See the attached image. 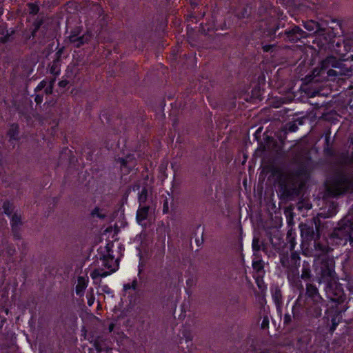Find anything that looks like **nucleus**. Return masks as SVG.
<instances>
[{"label": "nucleus", "mask_w": 353, "mask_h": 353, "mask_svg": "<svg viewBox=\"0 0 353 353\" xmlns=\"http://www.w3.org/2000/svg\"><path fill=\"white\" fill-rule=\"evenodd\" d=\"M97 351H98V352H100V351H101V350L98 349V347H97Z\"/></svg>", "instance_id": "nucleus-38"}, {"label": "nucleus", "mask_w": 353, "mask_h": 353, "mask_svg": "<svg viewBox=\"0 0 353 353\" xmlns=\"http://www.w3.org/2000/svg\"><path fill=\"white\" fill-rule=\"evenodd\" d=\"M50 72L54 75H59L60 69L58 65V62H54L50 68Z\"/></svg>", "instance_id": "nucleus-17"}, {"label": "nucleus", "mask_w": 353, "mask_h": 353, "mask_svg": "<svg viewBox=\"0 0 353 353\" xmlns=\"http://www.w3.org/2000/svg\"><path fill=\"white\" fill-rule=\"evenodd\" d=\"M119 162L120 163L121 170L124 174L128 173L130 168L134 165V162L131 161V158L130 157H128L125 159H119Z\"/></svg>", "instance_id": "nucleus-11"}, {"label": "nucleus", "mask_w": 353, "mask_h": 353, "mask_svg": "<svg viewBox=\"0 0 353 353\" xmlns=\"http://www.w3.org/2000/svg\"><path fill=\"white\" fill-rule=\"evenodd\" d=\"M326 187L330 194L338 196L351 189L352 183L345 176L339 175L328 181Z\"/></svg>", "instance_id": "nucleus-1"}, {"label": "nucleus", "mask_w": 353, "mask_h": 353, "mask_svg": "<svg viewBox=\"0 0 353 353\" xmlns=\"http://www.w3.org/2000/svg\"><path fill=\"white\" fill-rule=\"evenodd\" d=\"M54 82V79L48 81L47 85L44 88V92L46 94H49L52 92Z\"/></svg>", "instance_id": "nucleus-16"}, {"label": "nucleus", "mask_w": 353, "mask_h": 353, "mask_svg": "<svg viewBox=\"0 0 353 353\" xmlns=\"http://www.w3.org/2000/svg\"><path fill=\"white\" fill-rule=\"evenodd\" d=\"M148 198V190L146 188H143L141 191V192L139 194V204L142 205L143 204Z\"/></svg>", "instance_id": "nucleus-13"}, {"label": "nucleus", "mask_w": 353, "mask_h": 353, "mask_svg": "<svg viewBox=\"0 0 353 353\" xmlns=\"http://www.w3.org/2000/svg\"><path fill=\"white\" fill-rule=\"evenodd\" d=\"M334 234L340 240L339 243L345 245L349 242L353 246V223L345 224L343 227L337 229Z\"/></svg>", "instance_id": "nucleus-4"}, {"label": "nucleus", "mask_w": 353, "mask_h": 353, "mask_svg": "<svg viewBox=\"0 0 353 353\" xmlns=\"http://www.w3.org/2000/svg\"><path fill=\"white\" fill-rule=\"evenodd\" d=\"M48 81H46V80H43L42 81H41L39 83V85L37 86V88H35V90L39 91V90H41L42 89H44L46 88V86L47 85Z\"/></svg>", "instance_id": "nucleus-23"}, {"label": "nucleus", "mask_w": 353, "mask_h": 353, "mask_svg": "<svg viewBox=\"0 0 353 353\" xmlns=\"http://www.w3.org/2000/svg\"><path fill=\"white\" fill-rule=\"evenodd\" d=\"M334 71L333 70H330L328 71L327 74H328L329 75H332V73H334Z\"/></svg>", "instance_id": "nucleus-35"}, {"label": "nucleus", "mask_w": 353, "mask_h": 353, "mask_svg": "<svg viewBox=\"0 0 353 353\" xmlns=\"http://www.w3.org/2000/svg\"><path fill=\"white\" fill-rule=\"evenodd\" d=\"M321 309L319 307V305H316V316H319L321 314Z\"/></svg>", "instance_id": "nucleus-31"}, {"label": "nucleus", "mask_w": 353, "mask_h": 353, "mask_svg": "<svg viewBox=\"0 0 353 353\" xmlns=\"http://www.w3.org/2000/svg\"><path fill=\"white\" fill-rule=\"evenodd\" d=\"M273 299L277 305H279L281 303V294L279 290H276L273 294Z\"/></svg>", "instance_id": "nucleus-18"}, {"label": "nucleus", "mask_w": 353, "mask_h": 353, "mask_svg": "<svg viewBox=\"0 0 353 353\" xmlns=\"http://www.w3.org/2000/svg\"><path fill=\"white\" fill-rule=\"evenodd\" d=\"M113 328H114V325L113 324H111L109 327V330L110 332H112L113 330Z\"/></svg>", "instance_id": "nucleus-34"}, {"label": "nucleus", "mask_w": 353, "mask_h": 353, "mask_svg": "<svg viewBox=\"0 0 353 353\" xmlns=\"http://www.w3.org/2000/svg\"><path fill=\"white\" fill-rule=\"evenodd\" d=\"M264 50L267 51L268 50V47L267 46H265L264 47Z\"/></svg>", "instance_id": "nucleus-36"}, {"label": "nucleus", "mask_w": 353, "mask_h": 353, "mask_svg": "<svg viewBox=\"0 0 353 353\" xmlns=\"http://www.w3.org/2000/svg\"><path fill=\"white\" fill-rule=\"evenodd\" d=\"M252 266L253 268L258 272L261 271L263 268V265L261 261H253Z\"/></svg>", "instance_id": "nucleus-20"}, {"label": "nucleus", "mask_w": 353, "mask_h": 353, "mask_svg": "<svg viewBox=\"0 0 353 353\" xmlns=\"http://www.w3.org/2000/svg\"><path fill=\"white\" fill-rule=\"evenodd\" d=\"M89 279L88 276H79L77 283L75 287V292L78 296H82L84 291L88 285Z\"/></svg>", "instance_id": "nucleus-8"}, {"label": "nucleus", "mask_w": 353, "mask_h": 353, "mask_svg": "<svg viewBox=\"0 0 353 353\" xmlns=\"http://www.w3.org/2000/svg\"><path fill=\"white\" fill-rule=\"evenodd\" d=\"M67 84H68V81H65V80L61 81L59 83V85L60 87H65Z\"/></svg>", "instance_id": "nucleus-30"}, {"label": "nucleus", "mask_w": 353, "mask_h": 353, "mask_svg": "<svg viewBox=\"0 0 353 353\" xmlns=\"http://www.w3.org/2000/svg\"><path fill=\"white\" fill-rule=\"evenodd\" d=\"M334 274V261L332 259H329L324 261L321 267V280L323 281H330L333 277Z\"/></svg>", "instance_id": "nucleus-5"}, {"label": "nucleus", "mask_w": 353, "mask_h": 353, "mask_svg": "<svg viewBox=\"0 0 353 353\" xmlns=\"http://www.w3.org/2000/svg\"><path fill=\"white\" fill-rule=\"evenodd\" d=\"M89 34H85L81 37L76 35H70L69 37L70 43H73L76 47H80L84 43H87L90 39Z\"/></svg>", "instance_id": "nucleus-9"}, {"label": "nucleus", "mask_w": 353, "mask_h": 353, "mask_svg": "<svg viewBox=\"0 0 353 353\" xmlns=\"http://www.w3.org/2000/svg\"><path fill=\"white\" fill-rule=\"evenodd\" d=\"M315 247L316 249H319V250H322L323 252H328L330 250V248L327 246L323 247L319 243L316 244L315 245Z\"/></svg>", "instance_id": "nucleus-26"}, {"label": "nucleus", "mask_w": 353, "mask_h": 353, "mask_svg": "<svg viewBox=\"0 0 353 353\" xmlns=\"http://www.w3.org/2000/svg\"><path fill=\"white\" fill-rule=\"evenodd\" d=\"M94 302V297L92 294L88 295V304L91 306Z\"/></svg>", "instance_id": "nucleus-27"}, {"label": "nucleus", "mask_w": 353, "mask_h": 353, "mask_svg": "<svg viewBox=\"0 0 353 353\" xmlns=\"http://www.w3.org/2000/svg\"><path fill=\"white\" fill-rule=\"evenodd\" d=\"M310 271L308 268H303L301 271V277L303 280H307L310 278Z\"/></svg>", "instance_id": "nucleus-15"}, {"label": "nucleus", "mask_w": 353, "mask_h": 353, "mask_svg": "<svg viewBox=\"0 0 353 353\" xmlns=\"http://www.w3.org/2000/svg\"><path fill=\"white\" fill-rule=\"evenodd\" d=\"M3 209L5 214L8 216H11L12 211V205L9 202H4L3 204Z\"/></svg>", "instance_id": "nucleus-14"}, {"label": "nucleus", "mask_w": 353, "mask_h": 353, "mask_svg": "<svg viewBox=\"0 0 353 353\" xmlns=\"http://www.w3.org/2000/svg\"><path fill=\"white\" fill-rule=\"evenodd\" d=\"M21 224V216L20 215H18L17 214H14L13 215H12L11 216V225H12V230L14 233V236L18 237L17 234H16V231H17V227Z\"/></svg>", "instance_id": "nucleus-12"}, {"label": "nucleus", "mask_w": 353, "mask_h": 353, "mask_svg": "<svg viewBox=\"0 0 353 353\" xmlns=\"http://www.w3.org/2000/svg\"><path fill=\"white\" fill-rule=\"evenodd\" d=\"M304 27L308 31L314 32V33L318 34L316 37V40L320 48L326 47L327 44L332 42V35L330 34L325 35L324 33H323L324 30L320 28V26L317 22L314 21H306L304 23Z\"/></svg>", "instance_id": "nucleus-2"}, {"label": "nucleus", "mask_w": 353, "mask_h": 353, "mask_svg": "<svg viewBox=\"0 0 353 353\" xmlns=\"http://www.w3.org/2000/svg\"><path fill=\"white\" fill-rule=\"evenodd\" d=\"M332 325H333V329L334 330V329H335V325H334V323H332Z\"/></svg>", "instance_id": "nucleus-37"}, {"label": "nucleus", "mask_w": 353, "mask_h": 353, "mask_svg": "<svg viewBox=\"0 0 353 353\" xmlns=\"http://www.w3.org/2000/svg\"><path fill=\"white\" fill-rule=\"evenodd\" d=\"M34 100H35L36 103H37V104H39V103H41L43 101V98H42V97H41V96H39V95H37V96L35 97Z\"/></svg>", "instance_id": "nucleus-28"}, {"label": "nucleus", "mask_w": 353, "mask_h": 353, "mask_svg": "<svg viewBox=\"0 0 353 353\" xmlns=\"http://www.w3.org/2000/svg\"><path fill=\"white\" fill-rule=\"evenodd\" d=\"M14 250L9 249V250H8V252H8V254H9V255L12 254V253L14 252Z\"/></svg>", "instance_id": "nucleus-33"}, {"label": "nucleus", "mask_w": 353, "mask_h": 353, "mask_svg": "<svg viewBox=\"0 0 353 353\" xmlns=\"http://www.w3.org/2000/svg\"><path fill=\"white\" fill-rule=\"evenodd\" d=\"M137 285V281L134 280L131 284L127 283L123 285V290L127 291L130 289L136 290Z\"/></svg>", "instance_id": "nucleus-19"}, {"label": "nucleus", "mask_w": 353, "mask_h": 353, "mask_svg": "<svg viewBox=\"0 0 353 353\" xmlns=\"http://www.w3.org/2000/svg\"><path fill=\"white\" fill-rule=\"evenodd\" d=\"M252 248L254 251H259L261 249L260 241L258 238H254L252 241Z\"/></svg>", "instance_id": "nucleus-21"}, {"label": "nucleus", "mask_w": 353, "mask_h": 353, "mask_svg": "<svg viewBox=\"0 0 353 353\" xmlns=\"http://www.w3.org/2000/svg\"><path fill=\"white\" fill-rule=\"evenodd\" d=\"M28 8H29V10H30V12L31 14H35L39 11V7H38V6L37 4L29 3L28 4Z\"/></svg>", "instance_id": "nucleus-22"}, {"label": "nucleus", "mask_w": 353, "mask_h": 353, "mask_svg": "<svg viewBox=\"0 0 353 353\" xmlns=\"http://www.w3.org/2000/svg\"><path fill=\"white\" fill-rule=\"evenodd\" d=\"M306 293L312 298L313 301L318 305L322 300L321 296H320L318 289L314 285L312 284H307L306 285Z\"/></svg>", "instance_id": "nucleus-7"}, {"label": "nucleus", "mask_w": 353, "mask_h": 353, "mask_svg": "<svg viewBox=\"0 0 353 353\" xmlns=\"http://www.w3.org/2000/svg\"><path fill=\"white\" fill-rule=\"evenodd\" d=\"M268 323H269L268 319H264L261 323L262 327L265 328L266 326H268Z\"/></svg>", "instance_id": "nucleus-29"}, {"label": "nucleus", "mask_w": 353, "mask_h": 353, "mask_svg": "<svg viewBox=\"0 0 353 353\" xmlns=\"http://www.w3.org/2000/svg\"><path fill=\"white\" fill-rule=\"evenodd\" d=\"M99 210L98 209H95L94 210H93L92 212V215H97V216H101L100 214H99L97 212H98Z\"/></svg>", "instance_id": "nucleus-32"}, {"label": "nucleus", "mask_w": 353, "mask_h": 353, "mask_svg": "<svg viewBox=\"0 0 353 353\" xmlns=\"http://www.w3.org/2000/svg\"><path fill=\"white\" fill-rule=\"evenodd\" d=\"M11 130L13 132H12L11 131H10V132H9L10 137L12 139H15V134L17 133V125H12V129Z\"/></svg>", "instance_id": "nucleus-25"}, {"label": "nucleus", "mask_w": 353, "mask_h": 353, "mask_svg": "<svg viewBox=\"0 0 353 353\" xmlns=\"http://www.w3.org/2000/svg\"><path fill=\"white\" fill-rule=\"evenodd\" d=\"M149 207L139 204V208L137 212V220L140 223L145 221L148 215Z\"/></svg>", "instance_id": "nucleus-10"}, {"label": "nucleus", "mask_w": 353, "mask_h": 353, "mask_svg": "<svg viewBox=\"0 0 353 353\" xmlns=\"http://www.w3.org/2000/svg\"><path fill=\"white\" fill-rule=\"evenodd\" d=\"M285 39L292 42H296L305 37V32L299 27L294 26L291 30L285 32Z\"/></svg>", "instance_id": "nucleus-6"}, {"label": "nucleus", "mask_w": 353, "mask_h": 353, "mask_svg": "<svg viewBox=\"0 0 353 353\" xmlns=\"http://www.w3.org/2000/svg\"><path fill=\"white\" fill-rule=\"evenodd\" d=\"M101 261L102 265L107 268L108 271H103L97 269L94 270L90 274V276L92 279H96L98 277H105L115 272L118 268L119 265L117 261L113 256L109 255L104 256Z\"/></svg>", "instance_id": "nucleus-3"}, {"label": "nucleus", "mask_w": 353, "mask_h": 353, "mask_svg": "<svg viewBox=\"0 0 353 353\" xmlns=\"http://www.w3.org/2000/svg\"><path fill=\"white\" fill-rule=\"evenodd\" d=\"M298 130V126L295 123H290L288 124V131L290 132H296Z\"/></svg>", "instance_id": "nucleus-24"}]
</instances>
